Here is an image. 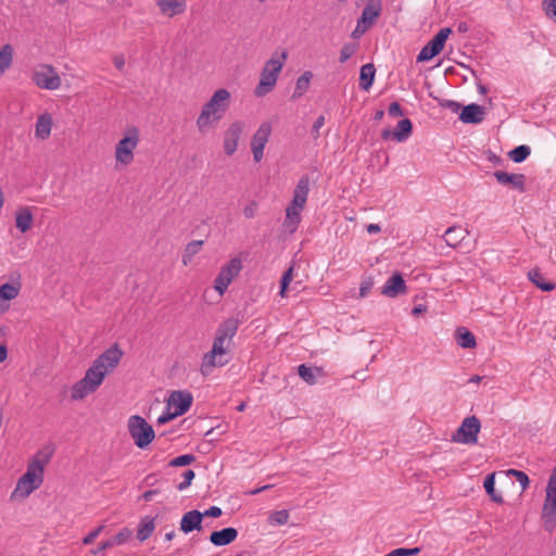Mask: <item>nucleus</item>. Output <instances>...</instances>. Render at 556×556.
I'll return each mask as SVG.
<instances>
[{"label":"nucleus","instance_id":"nucleus-1","mask_svg":"<svg viewBox=\"0 0 556 556\" xmlns=\"http://www.w3.org/2000/svg\"><path fill=\"white\" fill-rule=\"evenodd\" d=\"M123 355L124 353L118 344H113L100 354L86 370L84 377L71 387V400L83 401L94 393L106 376L118 366Z\"/></svg>","mask_w":556,"mask_h":556},{"label":"nucleus","instance_id":"nucleus-52","mask_svg":"<svg viewBox=\"0 0 556 556\" xmlns=\"http://www.w3.org/2000/svg\"><path fill=\"white\" fill-rule=\"evenodd\" d=\"M324 125H325V117L323 115H320L319 117L316 118V121L313 125L312 134H313L314 138H317L319 136V129Z\"/></svg>","mask_w":556,"mask_h":556},{"label":"nucleus","instance_id":"nucleus-45","mask_svg":"<svg viewBox=\"0 0 556 556\" xmlns=\"http://www.w3.org/2000/svg\"><path fill=\"white\" fill-rule=\"evenodd\" d=\"M292 276H293V268L290 267L281 277V280H280V291H279V294L281 296H285L286 294V291L288 289V286L290 283V281L292 280Z\"/></svg>","mask_w":556,"mask_h":556},{"label":"nucleus","instance_id":"nucleus-9","mask_svg":"<svg viewBox=\"0 0 556 556\" xmlns=\"http://www.w3.org/2000/svg\"><path fill=\"white\" fill-rule=\"evenodd\" d=\"M31 81L43 90H58L62 85V79L56 70L46 63H37L30 71Z\"/></svg>","mask_w":556,"mask_h":556},{"label":"nucleus","instance_id":"nucleus-50","mask_svg":"<svg viewBox=\"0 0 556 556\" xmlns=\"http://www.w3.org/2000/svg\"><path fill=\"white\" fill-rule=\"evenodd\" d=\"M176 417L177 416L174 415L172 410H168L167 406H165V410L157 417L156 421L159 425H164Z\"/></svg>","mask_w":556,"mask_h":556},{"label":"nucleus","instance_id":"nucleus-10","mask_svg":"<svg viewBox=\"0 0 556 556\" xmlns=\"http://www.w3.org/2000/svg\"><path fill=\"white\" fill-rule=\"evenodd\" d=\"M127 427L131 439L139 448L147 447L155 438L152 426L139 415L130 416Z\"/></svg>","mask_w":556,"mask_h":556},{"label":"nucleus","instance_id":"nucleus-20","mask_svg":"<svg viewBox=\"0 0 556 556\" xmlns=\"http://www.w3.org/2000/svg\"><path fill=\"white\" fill-rule=\"evenodd\" d=\"M407 291V286L400 273L393 274L382 286L381 294L388 298H396Z\"/></svg>","mask_w":556,"mask_h":556},{"label":"nucleus","instance_id":"nucleus-59","mask_svg":"<svg viewBox=\"0 0 556 556\" xmlns=\"http://www.w3.org/2000/svg\"><path fill=\"white\" fill-rule=\"evenodd\" d=\"M156 494V491L155 490H148L146 491L143 494H142V498L146 501V502H149L153 498V496Z\"/></svg>","mask_w":556,"mask_h":556},{"label":"nucleus","instance_id":"nucleus-24","mask_svg":"<svg viewBox=\"0 0 556 556\" xmlns=\"http://www.w3.org/2000/svg\"><path fill=\"white\" fill-rule=\"evenodd\" d=\"M483 117L484 108L476 103L466 105L459 115V119L466 124H479Z\"/></svg>","mask_w":556,"mask_h":556},{"label":"nucleus","instance_id":"nucleus-51","mask_svg":"<svg viewBox=\"0 0 556 556\" xmlns=\"http://www.w3.org/2000/svg\"><path fill=\"white\" fill-rule=\"evenodd\" d=\"M201 514L203 515V518L204 517L218 518L219 516H222L223 513L218 506H211L208 509H206L205 511H203Z\"/></svg>","mask_w":556,"mask_h":556},{"label":"nucleus","instance_id":"nucleus-41","mask_svg":"<svg viewBox=\"0 0 556 556\" xmlns=\"http://www.w3.org/2000/svg\"><path fill=\"white\" fill-rule=\"evenodd\" d=\"M507 475L514 476L517 479V481L520 483L522 490H526L530 484L529 477L523 471L516 470V469H509L507 471Z\"/></svg>","mask_w":556,"mask_h":556},{"label":"nucleus","instance_id":"nucleus-49","mask_svg":"<svg viewBox=\"0 0 556 556\" xmlns=\"http://www.w3.org/2000/svg\"><path fill=\"white\" fill-rule=\"evenodd\" d=\"M355 49L352 45H344L340 51V62H346L354 53Z\"/></svg>","mask_w":556,"mask_h":556},{"label":"nucleus","instance_id":"nucleus-7","mask_svg":"<svg viewBox=\"0 0 556 556\" xmlns=\"http://www.w3.org/2000/svg\"><path fill=\"white\" fill-rule=\"evenodd\" d=\"M238 320L235 318H228L218 326L211 349L215 355L229 359V346L238 331Z\"/></svg>","mask_w":556,"mask_h":556},{"label":"nucleus","instance_id":"nucleus-39","mask_svg":"<svg viewBox=\"0 0 556 556\" xmlns=\"http://www.w3.org/2000/svg\"><path fill=\"white\" fill-rule=\"evenodd\" d=\"M289 520V511L287 509L276 510L268 517V522L271 526H283Z\"/></svg>","mask_w":556,"mask_h":556},{"label":"nucleus","instance_id":"nucleus-54","mask_svg":"<svg viewBox=\"0 0 556 556\" xmlns=\"http://www.w3.org/2000/svg\"><path fill=\"white\" fill-rule=\"evenodd\" d=\"M441 106L450 109L452 112L457 113L460 109V104L453 100H444Z\"/></svg>","mask_w":556,"mask_h":556},{"label":"nucleus","instance_id":"nucleus-53","mask_svg":"<svg viewBox=\"0 0 556 556\" xmlns=\"http://www.w3.org/2000/svg\"><path fill=\"white\" fill-rule=\"evenodd\" d=\"M388 111H389V115H391L393 117L401 116L403 114L402 108H401V105L397 102H392L389 105V110Z\"/></svg>","mask_w":556,"mask_h":556},{"label":"nucleus","instance_id":"nucleus-6","mask_svg":"<svg viewBox=\"0 0 556 556\" xmlns=\"http://www.w3.org/2000/svg\"><path fill=\"white\" fill-rule=\"evenodd\" d=\"M140 142V130L132 126L127 128L114 149L115 168L129 166L135 160V151Z\"/></svg>","mask_w":556,"mask_h":556},{"label":"nucleus","instance_id":"nucleus-35","mask_svg":"<svg viewBox=\"0 0 556 556\" xmlns=\"http://www.w3.org/2000/svg\"><path fill=\"white\" fill-rule=\"evenodd\" d=\"M456 342L463 349H473L477 344L475 336L465 328H459L456 331Z\"/></svg>","mask_w":556,"mask_h":556},{"label":"nucleus","instance_id":"nucleus-25","mask_svg":"<svg viewBox=\"0 0 556 556\" xmlns=\"http://www.w3.org/2000/svg\"><path fill=\"white\" fill-rule=\"evenodd\" d=\"M228 362L229 359H223L222 357L215 355L212 351H208L202 357L200 371L203 376H208L212 374L215 367H223Z\"/></svg>","mask_w":556,"mask_h":556},{"label":"nucleus","instance_id":"nucleus-29","mask_svg":"<svg viewBox=\"0 0 556 556\" xmlns=\"http://www.w3.org/2000/svg\"><path fill=\"white\" fill-rule=\"evenodd\" d=\"M376 70L371 63H367L361 67L359 88L367 91L371 88L375 80Z\"/></svg>","mask_w":556,"mask_h":556},{"label":"nucleus","instance_id":"nucleus-40","mask_svg":"<svg viewBox=\"0 0 556 556\" xmlns=\"http://www.w3.org/2000/svg\"><path fill=\"white\" fill-rule=\"evenodd\" d=\"M530 148L528 146H519L509 152V157L515 163L523 162L530 155Z\"/></svg>","mask_w":556,"mask_h":556},{"label":"nucleus","instance_id":"nucleus-28","mask_svg":"<svg viewBox=\"0 0 556 556\" xmlns=\"http://www.w3.org/2000/svg\"><path fill=\"white\" fill-rule=\"evenodd\" d=\"M412 130V122L408 118H403L397 123L395 130L392 132V139L396 142H404L410 137Z\"/></svg>","mask_w":556,"mask_h":556},{"label":"nucleus","instance_id":"nucleus-3","mask_svg":"<svg viewBox=\"0 0 556 556\" xmlns=\"http://www.w3.org/2000/svg\"><path fill=\"white\" fill-rule=\"evenodd\" d=\"M50 453L38 452L27 465L26 471L18 478L10 498L23 501L43 483L45 467L49 462Z\"/></svg>","mask_w":556,"mask_h":556},{"label":"nucleus","instance_id":"nucleus-8","mask_svg":"<svg viewBox=\"0 0 556 556\" xmlns=\"http://www.w3.org/2000/svg\"><path fill=\"white\" fill-rule=\"evenodd\" d=\"M541 518L545 529L553 531L556 527V466L547 480Z\"/></svg>","mask_w":556,"mask_h":556},{"label":"nucleus","instance_id":"nucleus-44","mask_svg":"<svg viewBox=\"0 0 556 556\" xmlns=\"http://www.w3.org/2000/svg\"><path fill=\"white\" fill-rule=\"evenodd\" d=\"M374 287V279L371 277H365L361 281L359 286V298H366Z\"/></svg>","mask_w":556,"mask_h":556},{"label":"nucleus","instance_id":"nucleus-18","mask_svg":"<svg viewBox=\"0 0 556 556\" xmlns=\"http://www.w3.org/2000/svg\"><path fill=\"white\" fill-rule=\"evenodd\" d=\"M54 119L51 113L43 112L37 116L34 136L37 140L46 141L50 138Z\"/></svg>","mask_w":556,"mask_h":556},{"label":"nucleus","instance_id":"nucleus-12","mask_svg":"<svg viewBox=\"0 0 556 556\" xmlns=\"http://www.w3.org/2000/svg\"><path fill=\"white\" fill-rule=\"evenodd\" d=\"M241 269L242 263L238 257L231 258L220 267V270L214 281V289L220 296L225 294L232 280L240 274Z\"/></svg>","mask_w":556,"mask_h":556},{"label":"nucleus","instance_id":"nucleus-58","mask_svg":"<svg viewBox=\"0 0 556 556\" xmlns=\"http://www.w3.org/2000/svg\"><path fill=\"white\" fill-rule=\"evenodd\" d=\"M270 488H271V485H270V484H266V485H263V486H261V488H257V489H254V490L249 491V492H248V494H250V495H256V494H258V493H261V492H263V491H266V490H268V489H270Z\"/></svg>","mask_w":556,"mask_h":556},{"label":"nucleus","instance_id":"nucleus-22","mask_svg":"<svg viewBox=\"0 0 556 556\" xmlns=\"http://www.w3.org/2000/svg\"><path fill=\"white\" fill-rule=\"evenodd\" d=\"M34 207L21 206L14 215L15 227L21 233L29 231L34 225Z\"/></svg>","mask_w":556,"mask_h":556},{"label":"nucleus","instance_id":"nucleus-42","mask_svg":"<svg viewBox=\"0 0 556 556\" xmlns=\"http://www.w3.org/2000/svg\"><path fill=\"white\" fill-rule=\"evenodd\" d=\"M193 460H194V456L193 455H191V454H184V455H180V456H177V457L173 458L169 462V466L182 467V466L190 465Z\"/></svg>","mask_w":556,"mask_h":556},{"label":"nucleus","instance_id":"nucleus-48","mask_svg":"<svg viewBox=\"0 0 556 556\" xmlns=\"http://www.w3.org/2000/svg\"><path fill=\"white\" fill-rule=\"evenodd\" d=\"M103 529H104V526H99L94 530L90 531L83 539V544H85V545L91 544L100 535V533L103 531Z\"/></svg>","mask_w":556,"mask_h":556},{"label":"nucleus","instance_id":"nucleus-17","mask_svg":"<svg viewBox=\"0 0 556 556\" xmlns=\"http://www.w3.org/2000/svg\"><path fill=\"white\" fill-rule=\"evenodd\" d=\"M381 2L380 0H374L368 3L362 12L361 17L358 21V29L361 30V34L366 33L376 22V20L381 14Z\"/></svg>","mask_w":556,"mask_h":556},{"label":"nucleus","instance_id":"nucleus-32","mask_svg":"<svg viewBox=\"0 0 556 556\" xmlns=\"http://www.w3.org/2000/svg\"><path fill=\"white\" fill-rule=\"evenodd\" d=\"M312 78H313L312 72L306 71L296 79L295 87H294V90L292 93V99H299L304 93L307 92V90L311 86Z\"/></svg>","mask_w":556,"mask_h":556},{"label":"nucleus","instance_id":"nucleus-43","mask_svg":"<svg viewBox=\"0 0 556 556\" xmlns=\"http://www.w3.org/2000/svg\"><path fill=\"white\" fill-rule=\"evenodd\" d=\"M132 535V531L128 528H123L117 534L113 536V540L117 546L126 544Z\"/></svg>","mask_w":556,"mask_h":556},{"label":"nucleus","instance_id":"nucleus-26","mask_svg":"<svg viewBox=\"0 0 556 556\" xmlns=\"http://www.w3.org/2000/svg\"><path fill=\"white\" fill-rule=\"evenodd\" d=\"M238 536V531L235 528H224L219 531H214L210 535V541L215 546H225L233 542Z\"/></svg>","mask_w":556,"mask_h":556},{"label":"nucleus","instance_id":"nucleus-13","mask_svg":"<svg viewBox=\"0 0 556 556\" xmlns=\"http://www.w3.org/2000/svg\"><path fill=\"white\" fill-rule=\"evenodd\" d=\"M452 30L448 27L441 28L439 33L420 50L417 55V62L430 61L438 55L444 48L445 41Z\"/></svg>","mask_w":556,"mask_h":556},{"label":"nucleus","instance_id":"nucleus-21","mask_svg":"<svg viewBox=\"0 0 556 556\" xmlns=\"http://www.w3.org/2000/svg\"><path fill=\"white\" fill-rule=\"evenodd\" d=\"M493 175L501 185L510 186L519 192H523L526 190V176L523 174H510L507 172L496 170Z\"/></svg>","mask_w":556,"mask_h":556},{"label":"nucleus","instance_id":"nucleus-2","mask_svg":"<svg viewBox=\"0 0 556 556\" xmlns=\"http://www.w3.org/2000/svg\"><path fill=\"white\" fill-rule=\"evenodd\" d=\"M231 104V93L226 88L216 89L202 105L195 119V126L201 135L214 131L224 118Z\"/></svg>","mask_w":556,"mask_h":556},{"label":"nucleus","instance_id":"nucleus-57","mask_svg":"<svg viewBox=\"0 0 556 556\" xmlns=\"http://www.w3.org/2000/svg\"><path fill=\"white\" fill-rule=\"evenodd\" d=\"M366 230L368 233L375 235V233L380 232L381 228L378 224H369L366 226Z\"/></svg>","mask_w":556,"mask_h":556},{"label":"nucleus","instance_id":"nucleus-19","mask_svg":"<svg viewBox=\"0 0 556 556\" xmlns=\"http://www.w3.org/2000/svg\"><path fill=\"white\" fill-rule=\"evenodd\" d=\"M155 4L160 14L168 18L181 15L187 10V0H156Z\"/></svg>","mask_w":556,"mask_h":556},{"label":"nucleus","instance_id":"nucleus-36","mask_svg":"<svg viewBox=\"0 0 556 556\" xmlns=\"http://www.w3.org/2000/svg\"><path fill=\"white\" fill-rule=\"evenodd\" d=\"M320 372L319 368H312L309 366H306L304 364L300 365L298 367V374L299 376L308 384H315L316 383V375Z\"/></svg>","mask_w":556,"mask_h":556},{"label":"nucleus","instance_id":"nucleus-14","mask_svg":"<svg viewBox=\"0 0 556 556\" xmlns=\"http://www.w3.org/2000/svg\"><path fill=\"white\" fill-rule=\"evenodd\" d=\"M244 127V122L235 121L224 131L223 149L226 155L231 156L237 151Z\"/></svg>","mask_w":556,"mask_h":556},{"label":"nucleus","instance_id":"nucleus-31","mask_svg":"<svg viewBox=\"0 0 556 556\" xmlns=\"http://www.w3.org/2000/svg\"><path fill=\"white\" fill-rule=\"evenodd\" d=\"M155 530L154 519L151 517H143L137 528V539L140 542L148 540Z\"/></svg>","mask_w":556,"mask_h":556},{"label":"nucleus","instance_id":"nucleus-62","mask_svg":"<svg viewBox=\"0 0 556 556\" xmlns=\"http://www.w3.org/2000/svg\"><path fill=\"white\" fill-rule=\"evenodd\" d=\"M8 357V349L5 345H0V363L4 362Z\"/></svg>","mask_w":556,"mask_h":556},{"label":"nucleus","instance_id":"nucleus-63","mask_svg":"<svg viewBox=\"0 0 556 556\" xmlns=\"http://www.w3.org/2000/svg\"><path fill=\"white\" fill-rule=\"evenodd\" d=\"M426 311V307L424 305H417L413 308L414 315H419Z\"/></svg>","mask_w":556,"mask_h":556},{"label":"nucleus","instance_id":"nucleus-16","mask_svg":"<svg viewBox=\"0 0 556 556\" xmlns=\"http://www.w3.org/2000/svg\"><path fill=\"white\" fill-rule=\"evenodd\" d=\"M193 402V396L189 391H173L167 401L166 406L174 415L181 416L189 410Z\"/></svg>","mask_w":556,"mask_h":556},{"label":"nucleus","instance_id":"nucleus-60","mask_svg":"<svg viewBox=\"0 0 556 556\" xmlns=\"http://www.w3.org/2000/svg\"><path fill=\"white\" fill-rule=\"evenodd\" d=\"M254 213H255V206L254 205H250V206H247L244 208V215L245 217L248 218H251L254 216Z\"/></svg>","mask_w":556,"mask_h":556},{"label":"nucleus","instance_id":"nucleus-33","mask_svg":"<svg viewBox=\"0 0 556 556\" xmlns=\"http://www.w3.org/2000/svg\"><path fill=\"white\" fill-rule=\"evenodd\" d=\"M203 244V240H193L185 247L181 256V261L185 266H188L192 263L194 255H197L201 251Z\"/></svg>","mask_w":556,"mask_h":556},{"label":"nucleus","instance_id":"nucleus-55","mask_svg":"<svg viewBox=\"0 0 556 556\" xmlns=\"http://www.w3.org/2000/svg\"><path fill=\"white\" fill-rule=\"evenodd\" d=\"M113 64L118 70L122 71L125 66V58L123 54H115L113 56Z\"/></svg>","mask_w":556,"mask_h":556},{"label":"nucleus","instance_id":"nucleus-47","mask_svg":"<svg viewBox=\"0 0 556 556\" xmlns=\"http://www.w3.org/2000/svg\"><path fill=\"white\" fill-rule=\"evenodd\" d=\"M543 10L548 17L556 21V0H544Z\"/></svg>","mask_w":556,"mask_h":556},{"label":"nucleus","instance_id":"nucleus-38","mask_svg":"<svg viewBox=\"0 0 556 556\" xmlns=\"http://www.w3.org/2000/svg\"><path fill=\"white\" fill-rule=\"evenodd\" d=\"M529 279L541 290L543 291H552L555 289V285L552 282H545L542 278V275L539 270H530L528 273Z\"/></svg>","mask_w":556,"mask_h":556},{"label":"nucleus","instance_id":"nucleus-11","mask_svg":"<svg viewBox=\"0 0 556 556\" xmlns=\"http://www.w3.org/2000/svg\"><path fill=\"white\" fill-rule=\"evenodd\" d=\"M481 430V422L475 415L466 417L458 429L452 434L455 443L473 445L478 442V434Z\"/></svg>","mask_w":556,"mask_h":556},{"label":"nucleus","instance_id":"nucleus-27","mask_svg":"<svg viewBox=\"0 0 556 556\" xmlns=\"http://www.w3.org/2000/svg\"><path fill=\"white\" fill-rule=\"evenodd\" d=\"M21 291V283H4L0 286V309L7 311L9 308V301L16 299Z\"/></svg>","mask_w":556,"mask_h":556},{"label":"nucleus","instance_id":"nucleus-64","mask_svg":"<svg viewBox=\"0 0 556 556\" xmlns=\"http://www.w3.org/2000/svg\"><path fill=\"white\" fill-rule=\"evenodd\" d=\"M392 132L393 131H391L389 129H383L382 132H381L382 139L387 140L389 138H392Z\"/></svg>","mask_w":556,"mask_h":556},{"label":"nucleus","instance_id":"nucleus-23","mask_svg":"<svg viewBox=\"0 0 556 556\" xmlns=\"http://www.w3.org/2000/svg\"><path fill=\"white\" fill-rule=\"evenodd\" d=\"M202 520L203 515L201 514V511L197 509L189 510L182 515V518L180 520V530L186 534L194 530H201Z\"/></svg>","mask_w":556,"mask_h":556},{"label":"nucleus","instance_id":"nucleus-37","mask_svg":"<svg viewBox=\"0 0 556 556\" xmlns=\"http://www.w3.org/2000/svg\"><path fill=\"white\" fill-rule=\"evenodd\" d=\"M494 485H495V473H490L485 477L484 482H483L485 492L491 496V498L494 502L502 503L503 496L495 492Z\"/></svg>","mask_w":556,"mask_h":556},{"label":"nucleus","instance_id":"nucleus-30","mask_svg":"<svg viewBox=\"0 0 556 556\" xmlns=\"http://www.w3.org/2000/svg\"><path fill=\"white\" fill-rule=\"evenodd\" d=\"M468 235V231L459 226H453L446 229L444 233V240L447 245L450 247H456L460 241H463L466 236Z\"/></svg>","mask_w":556,"mask_h":556},{"label":"nucleus","instance_id":"nucleus-61","mask_svg":"<svg viewBox=\"0 0 556 556\" xmlns=\"http://www.w3.org/2000/svg\"><path fill=\"white\" fill-rule=\"evenodd\" d=\"M419 552H420L419 547L404 548L405 556H415V555L419 554Z\"/></svg>","mask_w":556,"mask_h":556},{"label":"nucleus","instance_id":"nucleus-15","mask_svg":"<svg viewBox=\"0 0 556 556\" xmlns=\"http://www.w3.org/2000/svg\"><path fill=\"white\" fill-rule=\"evenodd\" d=\"M270 134L271 125L268 122H263L251 139V151L256 163H260L264 156V149L269 140Z\"/></svg>","mask_w":556,"mask_h":556},{"label":"nucleus","instance_id":"nucleus-34","mask_svg":"<svg viewBox=\"0 0 556 556\" xmlns=\"http://www.w3.org/2000/svg\"><path fill=\"white\" fill-rule=\"evenodd\" d=\"M13 47L9 43L0 49V77L11 67L13 62Z\"/></svg>","mask_w":556,"mask_h":556},{"label":"nucleus","instance_id":"nucleus-56","mask_svg":"<svg viewBox=\"0 0 556 556\" xmlns=\"http://www.w3.org/2000/svg\"><path fill=\"white\" fill-rule=\"evenodd\" d=\"M114 546H117L113 540V538L106 540V541H103L101 544H100V549H108V548H112Z\"/></svg>","mask_w":556,"mask_h":556},{"label":"nucleus","instance_id":"nucleus-4","mask_svg":"<svg viewBox=\"0 0 556 556\" xmlns=\"http://www.w3.org/2000/svg\"><path fill=\"white\" fill-rule=\"evenodd\" d=\"M309 185L308 176H302L293 190L291 202L286 207V216L282 226L285 230L290 233L295 232L301 224V214L308 199Z\"/></svg>","mask_w":556,"mask_h":556},{"label":"nucleus","instance_id":"nucleus-5","mask_svg":"<svg viewBox=\"0 0 556 556\" xmlns=\"http://www.w3.org/2000/svg\"><path fill=\"white\" fill-rule=\"evenodd\" d=\"M287 58L286 50L276 51L271 54L261 72L260 81L254 90L256 97H264L275 88Z\"/></svg>","mask_w":556,"mask_h":556},{"label":"nucleus","instance_id":"nucleus-46","mask_svg":"<svg viewBox=\"0 0 556 556\" xmlns=\"http://www.w3.org/2000/svg\"><path fill=\"white\" fill-rule=\"evenodd\" d=\"M194 476H195V473H194V471H193V470H191V469L186 470V471L182 473V478H184V479H182V481H181V482H179V483H178L177 489H178L179 491H184V490H186L187 488H189V486H190V484H191V482H192V480L194 479Z\"/></svg>","mask_w":556,"mask_h":556}]
</instances>
